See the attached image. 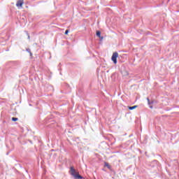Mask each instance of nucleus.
<instances>
[{
  "label": "nucleus",
  "instance_id": "1",
  "mask_svg": "<svg viewBox=\"0 0 179 179\" xmlns=\"http://www.w3.org/2000/svg\"><path fill=\"white\" fill-rule=\"evenodd\" d=\"M70 174L76 179H83V177L79 175V172H76V170L73 168V166H71L70 168Z\"/></svg>",
  "mask_w": 179,
  "mask_h": 179
},
{
  "label": "nucleus",
  "instance_id": "2",
  "mask_svg": "<svg viewBox=\"0 0 179 179\" xmlns=\"http://www.w3.org/2000/svg\"><path fill=\"white\" fill-rule=\"evenodd\" d=\"M118 57V52H115L112 55V61L113 62V64H115V65H116L117 64V58Z\"/></svg>",
  "mask_w": 179,
  "mask_h": 179
},
{
  "label": "nucleus",
  "instance_id": "3",
  "mask_svg": "<svg viewBox=\"0 0 179 179\" xmlns=\"http://www.w3.org/2000/svg\"><path fill=\"white\" fill-rule=\"evenodd\" d=\"M23 3H24V2L23 1V0H18L17 1V3H16V6L17 8H22V6H23Z\"/></svg>",
  "mask_w": 179,
  "mask_h": 179
},
{
  "label": "nucleus",
  "instance_id": "4",
  "mask_svg": "<svg viewBox=\"0 0 179 179\" xmlns=\"http://www.w3.org/2000/svg\"><path fill=\"white\" fill-rule=\"evenodd\" d=\"M129 110H135V108H138V106H128Z\"/></svg>",
  "mask_w": 179,
  "mask_h": 179
},
{
  "label": "nucleus",
  "instance_id": "5",
  "mask_svg": "<svg viewBox=\"0 0 179 179\" xmlns=\"http://www.w3.org/2000/svg\"><path fill=\"white\" fill-rule=\"evenodd\" d=\"M96 36H97L98 37H101V32L100 31H96Z\"/></svg>",
  "mask_w": 179,
  "mask_h": 179
},
{
  "label": "nucleus",
  "instance_id": "6",
  "mask_svg": "<svg viewBox=\"0 0 179 179\" xmlns=\"http://www.w3.org/2000/svg\"><path fill=\"white\" fill-rule=\"evenodd\" d=\"M19 119L17 117H12V121L16 122Z\"/></svg>",
  "mask_w": 179,
  "mask_h": 179
},
{
  "label": "nucleus",
  "instance_id": "7",
  "mask_svg": "<svg viewBox=\"0 0 179 179\" xmlns=\"http://www.w3.org/2000/svg\"><path fill=\"white\" fill-rule=\"evenodd\" d=\"M105 166L108 167V169H110V164H108V163L106 162Z\"/></svg>",
  "mask_w": 179,
  "mask_h": 179
},
{
  "label": "nucleus",
  "instance_id": "8",
  "mask_svg": "<svg viewBox=\"0 0 179 179\" xmlns=\"http://www.w3.org/2000/svg\"><path fill=\"white\" fill-rule=\"evenodd\" d=\"M68 33H69V30H68V29H67V30H66V31H65L64 34H66H66H68Z\"/></svg>",
  "mask_w": 179,
  "mask_h": 179
},
{
  "label": "nucleus",
  "instance_id": "9",
  "mask_svg": "<svg viewBox=\"0 0 179 179\" xmlns=\"http://www.w3.org/2000/svg\"><path fill=\"white\" fill-rule=\"evenodd\" d=\"M99 38H101V40H103V36H101V37H99Z\"/></svg>",
  "mask_w": 179,
  "mask_h": 179
}]
</instances>
